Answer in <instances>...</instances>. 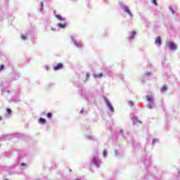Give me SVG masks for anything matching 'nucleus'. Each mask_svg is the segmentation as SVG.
Instances as JSON below:
<instances>
[{
  "label": "nucleus",
  "instance_id": "f257e3e1",
  "mask_svg": "<svg viewBox=\"0 0 180 180\" xmlns=\"http://www.w3.org/2000/svg\"><path fill=\"white\" fill-rule=\"evenodd\" d=\"M168 46L172 51H175L176 49V44L174 42H169Z\"/></svg>",
  "mask_w": 180,
  "mask_h": 180
},
{
  "label": "nucleus",
  "instance_id": "f03ea898",
  "mask_svg": "<svg viewBox=\"0 0 180 180\" xmlns=\"http://www.w3.org/2000/svg\"><path fill=\"white\" fill-rule=\"evenodd\" d=\"M64 67V65L63 63H58L57 65L54 66L53 70L55 71H58V70L63 69Z\"/></svg>",
  "mask_w": 180,
  "mask_h": 180
},
{
  "label": "nucleus",
  "instance_id": "7ed1b4c3",
  "mask_svg": "<svg viewBox=\"0 0 180 180\" xmlns=\"http://www.w3.org/2000/svg\"><path fill=\"white\" fill-rule=\"evenodd\" d=\"M155 44L161 46V37H158L155 40Z\"/></svg>",
  "mask_w": 180,
  "mask_h": 180
},
{
  "label": "nucleus",
  "instance_id": "20e7f679",
  "mask_svg": "<svg viewBox=\"0 0 180 180\" xmlns=\"http://www.w3.org/2000/svg\"><path fill=\"white\" fill-rule=\"evenodd\" d=\"M92 162H93V164H94V165H96V167H99V163H98V159H96V158H93Z\"/></svg>",
  "mask_w": 180,
  "mask_h": 180
},
{
  "label": "nucleus",
  "instance_id": "39448f33",
  "mask_svg": "<svg viewBox=\"0 0 180 180\" xmlns=\"http://www.w3.org/2000/svg\"><path fill=\"white\" fill-rule=\"evenodd\" d=\"M56 18L58 19V20H60V22H65V18H62V16L60 15H56Z\"/></svg>",
  "mask_w": 180,
  "mask_h": 180
},
{
  "label": "nucleus",
  "instance_id": "423d86ee",
  "mask_svg": "<svg viewBox=\"0 0 180 180\" xmlns=\"http://www.w3.org/2000/svg\"><path fill=\"white\" fill-rule=\"evenodd\" d=\"M58 27H60V29H64V27H67V24L66 23H64V24L59 23V24H58Z\"/></svg>",
  "mask_w": 180,
  "mask_h": 180
},
{
  "label": "nucleus",
  "instance_id": "0eeeda50",
  "mask_svg": "<svg viewBox=\"0 0 180 180\" xmlns=\"http://www.w3.org/2000/svg\"><path fill=\"white\" fill-rule=\"evenodd\" d=\"M39 123H40L41 124H44L46 123V119L41 117L39 120Z\"/></svg>",
  "mask_w": 180,
  "mask_h": 180
},
{
  "label": "nucleus",
  "instance_id": "6e6552de",
  "mask_svg": "<svg viewBox=\"0 0 180 180\" xmlns=\"http://www.w3.org/2000/svg\"><path fill=\"white\" fill-rule=\"evenodd\" d=\"M124 12H126V13H128V15H130V16H133V15L131 14V12H130V10H129V8L127 7H126L124 9Z\"/></svg>",
  "mask_w": 180,
  "mask_h": 180
},
{
  "label": "nucleus",
  "instance_id": "1a4fd4ad",
  "mask_svg": "<svg viewBox=\"0 0 180 180\" xmlns=\"http://www.w3.org/2000/svg\"><path fill=\"white\" fill-rule=\"evenodd\" d=\"M168 89V87L167 85H164L161 89V92H166V91Z\"/></svg>",
  "mask_w": 180,
  "mask_h": 180
},
{
  "label": "nucleus",
  "instance_id": "9d476101",
  "mask_svg": "<svg viewBox=\"0 0 180 180\" xmlns=\"http://www.w3.org/2000/svg\"><path fill=\"white\" fill-rule=\"evenodd\" d=\"M103 75L102 73H99V74H97V75H94V77L96 78H102V76Z\"/></svg>",
  "mask_w": 180,
  "mask_h": 180
},
{
  "label": "nucleus",
  "instance_id": "9b49d317",
  "mask_svg": "<svg viewBox=\"0 0 180 180\" xmlns=\"http://www.w3.org/2000/svg\"><path fill=\"white\" fill-rule=\"evenodd\" d=\"M108 108L111 112H115V109L112 106V105H108Z\"/></svg>",
  "mask_w": 180,
  "mask_h": 180
},
{
  "label": "nucleus",
  "instance_id": "f8f14e48",
  "mask_svg": "<svg viewBox=\"0 0 180 180\" xmlns=\"http://www.w3.org/2000/svg\"><path fill=\"white\" fill-rule=\"evenodd\" d=\"M108 156V152L106 151V150H104L103 151V157H107Z\"/></svg>",
  "mask_w": 180,
  "mask_h": 180
},
{
  "label": "nucleus",
  "instance_id": "ddd939ff",
  "mask_svg": "<svg viewBox=\"0 0 180 180\" xmlns=\"http://www.w3.org/2000/svg\"><path fill=\"white\" fill-rule=\"evenodd\" d=\"M48 119H51L53 115L51 114V112H48L46 115Z\"/></svg>",
  "mask_w": 180,
  "mask_h": 180
},
{
  "label": "nucleus",
  "instance_id": "4468645a",
  "mask_svg": "<svg viewBox=\"0 0 180 180\" xmlns=\"http://www.w3.org/2000/svg\"><path fill=\"white\" fill-rule=\"evenodd\" d=\"M6 112H7V113H8V115H11V114L12 113V110H11V109H9V108H7V109H6Z\"/></svg>",
  "mask_w": 180,
  "mask_h": 180
},
{
  "label": "nucleus",
  "instance_id": "2eb2a0df",
  "mask_svg": "<svg viewBox=\"0 0 180 180\" xmlns=\"http://www.w3.org/2000/svg\"><path fill=\"white\" fill-rule=\"evenodd\" d=\"M40 6H41V11H43L44 8V6L43 4V2H41L40 3Z\"/></svg>",
  "mask_w": 180,
  "mask_h": 180
},
{
  "label": "nucleus",
  "instance_id": "dca6fc26",
  "mask_svg": "<svg viewBox=\"0 0 180 180\" xmlns=\"http://www.w3.org/2000/svg\"><path fill=\"white\" fill-rule=\"evenodd\" d=\"M21 39H22V40H26V35L22 34V35H21Z\"/></svg>",
  "mask_w": 180,
  "mask_h": 180
},
{
  "label": "nucleus",
  "instance_id": "f3484780",
  "mask_svg": "<svg viewBox=\"0 0 180 180\" xmlns=\"http://www.w3.org/2000/svg\"><path fill=\"white\" fill-rule=\"evenodd\" d=\"M146 101H148V102H150V101H151V97H150V96H146Z\"/></svg>",
  "mask_w": 180,
  "mask_h": 180
},
{
  "label": "nucleus",
  "instance_id": "a211bd4d",
  "mask_svg": "<svg viewBox=\"0 0 180 180\" xmlns=\"http://www.w3.org/2000/svg\"><path fill=\"white\" fill-rule=\"evenodd\" d=\"M152 4H154V5H158L157 0H153Z\"/></svg>",
  "mask_w": 180,
  "mask_h": 180
},
{
  "label": "nucleus",
  "instance_id": "6ab92c4d",
  "mask_svg": "<svg viewBox=\"0 0 180 180\" xmlns=\"http://www.w3.org/2000/svg\"><path fill=\"white\" fill-rule=\"evenodd\" d=\"M134 36H136V31H133L131 34L132 37H134Z\"/></svg>",
  "mask_w": 180,
  "mask_h": 180
},
{
  "label": "nucleus",
  "instance_id": "aec40b11",
  "mask_svg": "<svg viewBox=\"0 0 180 180\" xmlns=\"http://www.w3.org/2000/svg\"><path fill=\"white\" fill-rule=\"evenodd\" d=\"M129 106H133V105H134V104L133 101H129Z\"/></svg>",
  "mask_w": 180,
  "mask_h": 180
},
{
  "label": "nucleus",
  "instance_id": "412c9836",
  "mask_svg": "<svg viewBox=\"0 0 180 180\" xmlns=\"http://www.w3.org/2000/svg\"><path fill=\"white\" fill-rule=\"evenodd\" d=\"M5 68V66L4 65H1L0 70H4Z\"/></svg>",
  "mask_w": 180,
  "mask_h": 180
},
{
  "label": "nucleus",
  "instance_id": "4be33fe9",
  "mask_svg": "<svg viewBox=\"0 0 180 180\" xmlns=\"http://www.w3.org/2000/svg\"><path fill=\"white\" fill-rule=\"evenodd\" d=\"M86 79H88V78H89V73H87V74H86Z\"/></svg>",
  "mask_w": 180,
  "mask_h": 180
},
{
  "label": "nucleus",
  "instance_id": "5701e85b",
  "mask_svg": "<svg viewBox=\"0 0 180 180\" xmlns=\"http://www.w3.org/2000/svg\"><path fill=\"white\" fill-rule=\"evenodd\" d=\"M21 166H22V167H25V166H26V165H25V163H23V162H22V163H21Z\"/></svg>",
  "mask_w": 180,
  "mask_h": 180
},
{
  "label": "nucleus",
  "instance_id": "b1692460",
  "mask_svg": "<svg viewBox=\"0 0 180 180\" xmlns=\"http://www.w3.org/2000/svg\"><path fill=\"white\" fill-rule=\"evenodd\" d=\"M75 44H76V46H77V42H75Z\"/></svg>",
  "mask_w": 180,
  "mask_h": 180
}]
</instances>
